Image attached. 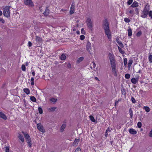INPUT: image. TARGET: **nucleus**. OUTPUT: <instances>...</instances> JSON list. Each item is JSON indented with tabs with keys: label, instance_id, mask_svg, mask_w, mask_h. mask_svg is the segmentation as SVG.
I'll return each instance as SVG.
<instances>
[{
	"label": "nucleus",
	"instance_id": "c03bdc74",
	"mask_svg": "<svg viewBox=\"0 0 152 152\" xmlns=\"http://www.w3.org/2000/svg\"><path fill=\"white\" fill-rule=\"evenodd\" d=\"M137 126L139 128H140L142 126V124L140 122H139L137 124Z\"/></svg>",
	"mask_w": 152,
	"mask_h": 152
},
{
	"label": "nucleus",
	"instance_id": "dca6fc26",
	"mask_svg": "<svg viewBox=\"0 0 152 152\" xmlns=\"http://www.w3.org/2000/svg\"><path fill=\"white\" fill-rule=\"evenodd\" d=\"M18 138L20 140V141L22 142H23L24 141V137L23 135H22L21 134L18 133Z\"/></svg>",
	"mask_w": 152,
	"mask_h": 152
},
{
	"label": "nucleus",
	"instance_id": "39448f33",
	"mask_svg": "<svg viewBox=\"0 0 152 152\" xmlns=\"http://www.w3.org/2000/svg\"><path fill=\"white\" fill-rule=\"evenodd\" d=\"M126 13L127 14H130L132 16L134 14V10L132 8L129 7L126 10Z\"/></svg>",
	"mask_w": 152,
	"mask_h": 152
},
{
	"label": "nucleus",
	"instance_id": "864d4df0",
	"mask_svg": "<svg viewBox=\"0 0 152 152\" xmlns=\"http://www.w3.org/2000/svg\"><path fill=\"white\" fill-rule=\"evenodd\" d=\"M85 36L83 35H81L80 36V39L81 40H83L85 39Z\"/></svg>",
	"mask_w": 152,
	"mask_h": 152
},
{
	"label": "nucleus",
	"instance_id": "a211bd4d",
	"mask_svg": "<svg viewBox=\"0 0 152 152\" xmlns=\"http://www.w3.org/2000/svg\"><path fill=\"white\" fill-rule=\"evenodd\" d=\"M129 132L132 134H136L137 131L133 129H130L129 130Z\"/></svg>",
	"mask_w": 152,
	"mask_h": 152
},
{
	"label": "nucleus",
	"instance_id": "2f4dec72",
	"mask_svg": "<svg viewBox=\"0 0 152 152\" xmlns=\"http://www.w3.org/2000/svg\"><path fill=\"white\" fill-rule=\"evenodd\" d=\"M143 109L144 110H145V111L147 112H148L150 111V109H149V107H148L145 106L144 107Z\"/></svg>",
	"mask_w": 152,
	"mask_h": 152
},
{
	"label": "nucleus",
	"instance_id": "e433bc0d",
	"mask_svg": "<svg viewBox=\"0 0 152 152\" xmlns=\"http://www.w3.org/2000/svg\"><path fill=\"white\" fill-rule=\"evenodd\" d=\"M91 120L93 122H94L95 121V119L94 117L92 115H90L89 116Z\"/></svg>",
	"mask_w": 152,
	"mask_h": 152
},
{
	"label": "nucleus",
	"instance_id": "6e6d98bb",
	"mask_svg": "<svg viewBox=\"0 0 152 152\" xmlns=\"http://www.w3.org/2000/svg\"><path fill=\"white\" fill-rule=\"evenodd\" d=\"M0 22H1L3 23H5V20L3 18H0Z\"/></svg>",
	"mask_w": 152,
	"mask_h": 152
},
{
	"label": "nucleus",
	"instance_id": "b1692460",
	"mask_svg": "<svg viewBox=\"0 0 152 152\" xmlns=\"http://www.w3.org/2000/svg\"><path fill=\"white\" fill-rule=\"evenodd\" d=\"M79 139H75L73 143V145L74 146L76 145H77L78 144L79 142Z\"/></svg>",
	"mask_w": 152,
	"mask_h": 152
},
{
	"label": "nucleus",
	"instance_id": "de8ad7c7",
	"mask_svg": "<svg viewBox=\"0 0 152 152\" xmlns=\"http://www.w3.org/2000/svg\"><path fill=\"white\" fill-rule=\"evenodd\" d=\"M142 34V32L141 31H138L136 34V36L138 37H140Z\"/></svg>",
	"mask_w": 152,
	"mask_h": 152
},
{
	"label": "nucleus",
	"instance_id": "bf43d9fd",
	"mask_svg": "<svg viewBox=\"0 0 152 152\" xmlns=\"http://www.w3.org/2000/svg\"><path fill=\"white\" fill-rule=\"evenodd\" d=\"M135 11L136 12V14H137L139 13V9L137 8H136L135 9Z\"/></svg>",
	"mask_w": 152,
	"mask_h": 152
},
{
	"label": "nucleus",
	"instance_id": "603ef678",
	"mask_svg": "<svg viewBox=\"0 0 152 152\" xmlns=\"http://www.w3.org/2000/svg\"><path fill=\"white\" fill-rule=\"evenodd\" d=\"M131 100L132 102L133 103H135L136 102V100L133 97L131 98Z\"/></svg>",
	"mask_w": 152,
	"mask_h": 152
},
{
	"label": "nucleus",
	"instance_id": "473e14b6",
	"mask_svg": "<svg viewBox=\"0 0 152 152\" xmlns=\"http://www.w3.org/2000/svg\"><path fill=\"white\" fill-rule=\"evenodd\" d=\"M56 109V107H52L49 108V111L50 112H53Z\"/></svg>",
	"mask_w": 152,
	"mask_h": 152
},
{
	"label": "nucleus",
	"instance_id": "13d9d810",
	"mask_svg": "<svg viewBox=\"0 0 152 152\" xmlns=\"http://www.w3.org/2000/svg\"><path fill=\"white\" fill-rule=\"evenodd\" d=\"M28 45L29 47H31L32 46V43L31 42L29 41L28 42Z\"/></svg>",
	"mask_w": 152,
	"mask_h": 152
},
{
	"label": "nucleus",
	"instance_id": "72a5a7b5",
	"mask_svg": "<svg viewBox=\"0 0 152 152\" xmlns=\"http://www.w3.org/2000/svg\"><path fill=\"white\" fill-rule=\"evenodd\" d=\"M34 77H31V85H33L34 84Z\"/></svg>",
	"mask_w": 152,
	"mask_h": 152
},
{
	"label": "nucleus",
	"instance_id": "20e7f679",
	"mask_svg": "<svg viewBox=\"0 0 152 152\" xmlns=\"http://www.w3.org/2000/svg\"><path fill=\"white\" fill-rule=\"evenodd\" d=\"M87 25L88 28L91 30L92 29V22L90 18H88L86 21Z\"/></svg>",
	"mask_w": 152,
	"mask_h": 152
},
{
	"label": "nucleus",
	"instance_id": "5701e85b",
	"mask_svg": "<svg viewBox=\"0 0 152 152\" xmlns=\"http://www.w3.org/2000/svg\"><path fill=\"white\" fill-rule=\"evenodd\" d=\"M23 91L27 95H28L30 93V91L28 88H24Z\"/></svg>",
	"mask_w": 152,
	"mask_h": 152
},
{
	"label": "nucleus",
	"instance_id": "37998d69",
	"mask_svg": "<svg viewBox=\"0 0 152 152\" xmlns=\"http://www.w3.org/2000/svg\"><path fill=\"white\" fill-rule=\"evenodd\" d=\"M5 151L6 152H9V147L8 146H6L5 147Z\"/></svg>",
	"mask_w": 152,
	"mask_h": 152
},
{
	"label": "nucleus",
	"instance_id": "79ce46f5",
	"mask_svg": "<svg viewBox=\"0 0 152 152\" xmlns=\"http://www.w3.org/2000/svg\"><path fill=\"white\" fill-rule=\"evenodd\" d=\"M121 91L122 94H124V95L126 93V90H125V89H121Z\"/></svg>",
	"mask_w": 152,
	"mask_h": 152
},
{
	"label": "nucleus",
	"instance_id": "f03ea898",
	"mask_svg": "<svg viewBox=\"0 0 152 152\" xmlns=\"http://www.w3.org/2000/svg\"><path fill=\"white\" fill-rule=\"evenodd\" d=\"M108 56L111 66L112 71L114 75L116 76L117 75V73L116 69V65L115 56L113 53H110L108 54Z\"/></svg>",
	"mask_w": 152,
	"mask_h": 152
},
{
	"label": "nucleus",
	"instance_id": "4c0bfd02",
	"mask_svg": "<svg viewBox=\"0 0 152 152\" xmlns=\"http://www.w3.org/2000/svg\"><path fill=\"white\" fill-rule=\"evenodd\" d=\"M124 21L126 23H129L130 21V20L128 18H125L124 19Z\"/></svg>",
	"mask_w": 152,
	"mask_h": 152
},
{
	"label": "nucleus",
	"instance_id": "423d86ee",
	"mask_svg": "<svg viewBox=\"0 0 152 152\" xmlns=\"http://www.w3.org/2000/svg\"><path fill=\"white\" fill-rule=\"evenodd\" d=\"M24 3L26 5L33 7L34 6L33 3L31 0H24Z\"/></svg>",
	"mask_w": 152,
	"mask_h": 152
},
{
	"label": "nucleus",
	"instance_id": "7ed1b4c3",
	"mask_svg": "<svg viewBox=\"0 0 152 152\" xmlns=\"http://www.w3.org/2000/svg\"><path fill=\"white\" fill-rule=\"evenodd\" d=\"M10 7L6 6L4 8L3 14L7 18L10 17V12L9 10Z\"/></svg>",
	"mask_w": 152,
	"mask_h": 152
},
{
	"label": "nucleus",
	"instance_id": "69168bd1",
	"mask_svg": "<svg viewBox=\"0 0 152 152\" xmlns=\"http://www.w3.org/2000/svg\"><path fill=\"white\" fill-rule=\"evenodd\" d=\"M76 33H77V34H80V32L79 31H77Z\"/></svg>",
	"mask_w": 152,
	"mask_h": 152
},
{
	"label": "nucleus",
	"instance_id": "9b49d317",
	"mask_svg": "<svg viewBox=\"0 0 152 152\" xmlns=\"http://www.w3.org/2000/svg\"><path fill=\"white\" fill-rule=\"evenodd\" d=\"M22 133L24 135L25 138H26V140H29L31 139L30 136L26 132H25L23 131L22 132Z\"/></svg>",
	"mask_w": 152,
	"mask_h": 152
},
{
	"label": "nucleus",
	"instance_id": "aec40b11",
	"mask_svg": "<svg viewBox=\"0 0 152 152\" xmlns=\"http://www.w3.org/2000/svg\"><path fill=\"white\" fill-rule=\"evenodd\" d=\"M128 32V36L129 37H130L132 35V29L129 28L127 30Z\"/></svg>",
	"mask_w": 152,
	"mask_h": 152
},
{
	"label": "nucleus",
	"instance_id": "ea45409f",
	"mask_svg": "<svg viewBox=\"0 0 152 152\" xmlns=\"http://www.w3.org/2000/svg\"><path fill=\"white\" fill-rule=\"evenodd\" d=\"M127 60L126 58H125L124 60V65L125 66H126L127 64Z\"/></svg>",
	"mask_w": 152,
	"mask_h": 152
},
{
	"label": "nucleus",
	"instance_id": "c756f323",
	"mask_svg": "<svg viewBox=\"0 0 152 152\" xmlns=\"http://www.w3.org/2000/svg\"><path fill=\"white\" fill-rule=\"evenodd\" d=\"M60 58L62 60H64L66 58V56L64 54H62L61 55Z\"/></svg>",
	"mask_w": 152,
	"mask_h": 152
},
{
	"label": "nucleus",
	"instance_id": "f8f14e48",
	"mask_svg": "<svg viewBox=\"0 0 152 152\" xmlns=\"http://www.w3.org/2000/svg\"><path fill=\"white\" fill-rule=\"evenodd\" d=\"M0 118L4 120L7 119V118L6 116L2 112L0 111Z\"/></svg>",
	"mask_w": 152,
	"mask_h": 152
},
{
	"label": "nucleus",
	"instance_id": "ddd939ff",
	"mask_svg": "<svg viewBox=\"0 0 152 152\" xmlns=\"http://www.w3.org/2000/svg\"><path fill=\"white\" fill-rule=\"evenodd\" d=\"M139 6L138 3L136 1H134L132 4L131 5V7L134 8L138 7Z\"/></svg>",
	"mask_w": 152,
	"mask_h": 152
},
{
	"label": "nucleus",
	"instance_id": "0e129e2a",
	"mask_svg": "<svg viewBox=\"0 0 152 152\" xmlns=\"http://www.w3.org/2000/svg\"><path fill=\"white\" fill-rule=\"evenodd\" d=\"M61 11H62L64 12L65 11H66V10H64V9H61Z\"/></svg>",
	"mask_w": 152,
	"mask_h": 152
},
{
	"label": "nucleus",
	"instance_id": "338daca9",
	"mask_svg": "<svg viewBox=\"0 0 152 152\" xmlns=\"http://www.w3.org/2000/svg\"><path fill=\"white\" fill-rule=\"evenodd\" d=\"M2 12L1 10H0V15L1 16L2 15Z\"/></svg>",
	"mask_w": 152,
	"mask_h": 152
},
{
	"label": "nucleus",
	"instance_id": "9d476101",
	"mask_svg": "<svg viewBox=\"0 0 152 152\" xmlns=\"http://www.w3.org/2000/svg\"><path fill=\"white\" fill-rule=\"evenodd\" d=\"M139 80V77H138L136 78H135L134 77H133L131 79V82L133 83L134 84H135L136 83H137L138 81Z\"/></svg>",
	"mask_w": 152,
	"mask_h": 152
},
{
	"label": "nucleus",
	"instance_id": "393cba45",
	"mask_svg": "<svg viewBox=\"0 0 152 152\" xmlns=\"http://www.w3.org/2000/svg\"><path fill=\"white\" fill-rule=\"evenodd\" d=\"M133 63V60L132 59H130L128 63V68H130L131 66V65Z\"/></svg>",
	"mask_w": 152,
	"mask_h": 152
},
{
	"label": "nucleus",
	"instance_id": "6ab92c4d",
	"mask_svg": "<svg viewBox=\"0 0 152 152\" xmlns=\"http://www.w3.org/2000/svg\"><path fill=\"white\" fill-rule=\"evenodd\" d=\"M150 10V6L149 4H147L146 5L143 10L149 12V10Z\"/></svg>",
	"mask_w": 152,
	"mask_h": 152
},
{
	"label": "nucleus",
	"instance_id": "680f3d73",
	"mask_svg": "<svg viewBox=\"0 0 152 152\" xmlns=\"http://www.w3.org/2000/svg\"><path fill=\"white\" fill-rule=\"evenodd\" d=\"M120 99L118 100V101H115V106L116 105L118 104V102L119 101H120Z\"/></svg>",
	"mask_w": 152,
	"mask_h": 152
},
{
	"label": "nucleus",
	"instance_id": "a878e982",
	"mask_svg": "<svg viewBox=\"0 0 152 152\" xmlns=\"http://www.w3.org/2000/svg\"><path fill=\"white\" fill-rule=\"evenodd\" d=\"M28 144V146L31 147L32 145L31 142V139L26 140Z\"/></svg>",
	"mask_w": 152,
	"mask_h": 152
},
{
	"label": "nucleus",
	"instance_id": "412c9836",
	"mask_svg": "<svg viewBox=\"0 0 152 152\" xmlns=\"http://www.w3.org/2000/svg\"><path fill=\"white\" fill-rule=\"evenodd\" d=\"M36 40L39 43L41 42L42 40L41 37L37 36H36Z\"/></svg>",
	"mask_w": 152,
	"mask_h": 152
},
{
	"label": "nucleus",
	"instance_id": "f257e3e1",
	"mask_svg": "<svg viewBox=\"0 0 152 152\" xmlns=\"http://www.w3.org/2000/svg\"><path fill=\"white\" fill-rule=\"evenodd\" d=\"M102 28L104 29L105 35L108 39L110 41L112 39V32L109 27L108 21L107 19L104 20L102 24Z\"/></svg>",
	"mask_w": 152,
	"mask_h": 152
},
{
	"label": "nucleus",
	"instance_id": "774afa93",
	"mask_svg": "<svg viewBox=\"0 0 152 152\" xmlns=\"http://www.w3.org/2000/svg\"><path fill=\"white\" fill-rule=\"evenodd\" d=\"M95 79L96 80H99V79H98V78L97 77H95Z\"/></svg>",
	"mask_w": 152,
	"mask_h": 152
},
{
	"label": "nucleus",
	"instance_id": "58836bf2",
	"mask_svg": "<svg viewBox=\"0 0 152 152\" xmlns=\"http://www.w3.org/2000/svg\"><path fill=\"white\" fill-rule=\"evenodd\" d=\"M149 61L150 62V63H151L152 62V55H150L148 58Z\"/></svg>",
	"mask_w": 152,
	"mask_h": 152
},
{
	"label": "nucleus",
	"instance_id": "bb28decb",
	"mask_svg": "<svg viewBox=\"0 0 152 152\" xmlns=\"http://www.w3.org/2000/svg\"><path fill=\"white\" fill-rule=\"evenodd\" d=\"M129 113L130 115V118H132L133 116V112L131 108H130L129 110Z\"/></svg>",
	"mask_w": 152,
	"mask_h": 152
},
{
	"label": "nucleus",
	"instance_id": "3c124183",
	"mask_svg": "<svg viewBox=\"0 0 152 152\" xmlns=\"http://www.w3.org/2000/svg\"><path fill=\"white\" fill-rule=\"evenodd\" d=\"M148 136L150 137H152V128L149 133Z\"/></svg>",
	"mask_w": 152,
	"mask_h": 152
},
{
	"label": "nucleus",
	"instance_id": "052dcab7",
	"mask_svg": "<svg viewBox=\"0 0 152 152\" xmlns=\"http://www.w3.org/2000/svg\"><path fill=\"white\" fill-rule=\"evenodd\" d=\"M67 67L69 68H71V66L70 64L69 63L67 64Z\"/></svg>",
	"mask_w": 152,
	"mask_h": 152
},
{
	"label": "nucleus",
	"instance_id": "1a4fd4ad",
	"mask_svg": "<svg viewBox=\"0 0 152 152\" xmlns=\"http://www.w3.org/2000/svg\"><path fill=\"white\" fill-rule=\"evenodd\" d=\"M75 6L73 4H72L71 5L70 9V14L71 15L73 14L75 11Z\"/></svg>",
	"mask_w": 152,
	"mask_h": 152
},
{
	"label": "nucleus",
	"instance_id": "09e8293b",
	"mask_svg": "<svg viewBox=\"0 0 152 152\" xmlns=\"http://www.w3.org/2000/svg\"><path fill=\"white\" fill-rule=\"evenodd\" d=\"M149 16L150 17L151 19H152V11H150L148 14Z\"/></svg>",
	"mask_w": 152,
	"mask_h": 152
},
{
	"label": "nucleus",
	"instance_id": "a18cd8bd",
	"mask_svg": "<svg viewBox=\"0 0 152 152\" xmlns=\"http://www.w3.org/2000/svg\"><path fill=\"white\" fill-rule=\"evenodd\" d=\"M21 68L22 71H26V67L25 65L23 64L22 65V66Z\"/></svg>",
	"mask_w": 152,
	"mask_h": 152
},
{
	"label": "nucleus",
	"instance_id": "7c9ffc66",
	"mask_svg": "<svg viewBox=\"0 0 152 152\" xmlns=\"http://www.w3.org/2000/svg\"><path fill=\"white\" fill-rule=\"evenodd\" d=\"M84 59V58L83 57H80L77 60V63H79L80 62H81Z\"/></svg>",
	"mask_w": 152,
	"mask_h": 152
},
{
	"label": "nucleus",
	"instance_id": "2eb2a0df",
	"mask_svg": "<svg viewBox=\"0 0 152 152\" xmlns=\"http://www.w3.org/2000/svg\"><path fill=\"white\" fill-rule=\"evenodd\" d=\"M49 10L48 9V7H47L45 12L43 13V14L45 16H47L49 14Z\"/></svg>",
	"mask_w": 152,
	"mask_h": 152
},
{
	"label": "nucleus",
	"instance_id": "c9c22d12",
	"mask_svg": "<svg viewBox=\"0 0 152 152\" xmlns=\"http://www.w3.org/2000/svg\"><path fill=\"white\" fill-rule=\"evenodd\" d=\"M57 100V99H55L54 98H52L50 99V101L53 103L56 102Z\"/></svg>",
	"mask_w": 152,
	"mask_h": 152
},
{
	"label": "nucleus",
	"instance_id": "c85d7f7f",
	"mask_svg": "<svg viewBox=\"0 0 152 152\" xmlns=\"http://www.w3.org/2000/svg\"><path fill=\"white\" fill-rule=\"evenodd\" d=\"M30 99L33 102H36V99L34 96H31L30 97Z\"/></svg>",
	"mask_w": 152,
	"mask_h": 152
},
{
	"label": "nucleus",
	"instance_id": "8fccbe9b",
	"mask_svg": "<svg viewBox=\"0 0 152 152\" xmlns=\"http://www.w3.org/2000/svg\"><path fill=\"white\" fill-rule=\"evenodd\" d=\"M133 1V0H128V1L127 2V3L128 5L131 4L132 3Z\"/></svg>",
	"mask_w": 152,
	"mask_h": 152
},
{
	"label": "nucleus",
	"instance_id": "a19ab883",
	"mask_svg": "<svg viewBox=\"0 0 152 152\" xmlns=\"http://www.w3.org/2000/svg\"><path fill=\"white\" fill-rule=\"evenodd\" d=\"M125 77L126 78L128 79L130 78V75L129 74H125Z\"/></svg>",
	"mask_w": 152,
	"mask_h": 152
},
{
	"label": "nucleus",
	"instance_id": "f704fd0d",
	"mask_svg": "<svg viewBox=\"0 0 152 152\" xmlns=\"http://www.w3.org/2000/svg\"><path fill=\"white\" fill-rule=\"evenodd\" d=\"M39 112L40 114H42L43 113V110L41 107H39L38 108Z\"/></svg>",
	"mask_w": 152,
	"mask_h": 152
},
{
	"label": "nucleus",
	"instance_id": "e2e57ef3",
	"mask_svg": "<svg viewBox=\"0 0 152 152\" xmlns=\"http://www.w3.org/2000/svg\"><path fill=\"white\" fill-rule=\"evenodd\" d=\"M32 74L33 76V77H34L35 75V72L34 71H33L32 72Z\"/></svg>",
	"mask_w": 152,
	"mask_h": 152
},
{
	"label": "nucleus",
	"instance_id": "5fc2aeb1",
	"mask_svg": "<svg viewBox=\"0 0 152 152\" xmlns=\"http://www.w3.org/2000/svg\"><path fill=\"white\" fill-rule=\"evenodd\" d=\"M96 65L95 63L93 61L92 62V66H92L94 68L96 67Z\"/></svg>",
	"mask_w": 152,
	"mask_h": 152
},
{
	"label": "nucleus",
	"instance_id": "4468645a",
	"mask_svg": "<svg viewBox=\"0 0 152 152\" xmlns=\"http://www.w3.org/2000/svg\"><path fill=\"white\" fill-rule=\"evenodd\" d=\"M148 12H149L143 10V14L141 15L142 17L143 18H146L148 14Z\"/></svg>",
	"mask_w": 152,
	"mask_h": 152
},
{
	"label": "nucleus",
	"instance_id": "0eeeda50",
	"mask_svg": "<svg viewBox=\"0 0 152 152\" xmlns=\"http://www.w3.org/2000/svg\"><path fill=\"white\" fill-rule=\"evenodd\" d=\"M37 128L38 129L40 132L44 133L45 131L43 127L40 124H38L37 125Z\"/></svg>",
	"mask_w": 152,
	"mask_h": 152
},
{
	"label": "nucleus",
	"instance_id": "6e6552de",
	"mask_svg": "<svg viewBox=\"0 0 152 152\" xmlns=\"http://www.w3.org/2000/svg\"><path fill=\"white\" fill-rule=\"evenodd\" d=\"M91 44L89 42H88L86 44V49L87 51L91 53Z\"/></svg>",
	"mask_w": 152,
	"mask_h": 152
},
{
	"label": "nucleus",
	"instance_id": "49530a36",
	"mask_svg": "<svg viewBox=\"0 0 152 152\" xmlns=\"http://www.w3.org/2000/svg\"><path fill=\"white\" fill-rule=\"evenodd\" d=\"M75 152H81V149L80 148H77L75 151Z\"/></svg>",
	"mask_w": 152,
	"mask_h": 152
},
{
	"label": "nucleus",
	"instance_id": "cd10ccee",
	"mask_svg": "<svg viewBox=\"0 0 152 152\" xmlns=\"http://www.w3.org/2000/svg\"><path fill=\"white\" fill-rule=\"evenodd\" d=\"M118 49L119 51V52L122 54H124L125 52L119 46H118Z\"/></svg>",
	"mask_w": 152,
	"mask_h": 152
},
{
	"label": "nucleus",
	"instance_id": "4be33fe9",
	"mask_svg": "<svg viewBox=\"0 0 152 152\" xmlns=\"http://www.w3.org/2000/svg\"><path fill=\"white\" fill-rule=\"evenodd\" d=\"M66 127V124H63L61 126L60 129V132H62L64 131V129Z\"/></svg>",
	"mask_w": 152,
	"mask_h": 152
},
{
	"label": "nucleus",
	"instance_id": "f3484780",
	"mask_svg": "<svg viewBox=\"0 0 152 152\" xmlns=\"http://www.w3.org/2000/svg\"><path fill=\"white\" fill-rule=\"evenodd\" d=\"M116 42L120 47L122 48H124V45L122 43L121 41L119 40L118 39H116Z\"/></svg>",
	"mask_w": 152,
	"mask_h": 152
},
{
	"label": "nucleus",
	"instance_id": "4d7b16f0",
	"mask_svg": "<svg viewBox=\"0 0 152 152\" xmlns=\"http://www.w3.org/2000/svg\"><path fill=\"white\" fill-rule=\"evenodd\" d=\"M81 33L82 34H85V32L84 30V29L83 28H82L81 29Z\"/></svg>",
	"mask_w": 152,
	"mask_h": 152
}]
</instances>
